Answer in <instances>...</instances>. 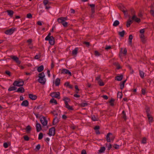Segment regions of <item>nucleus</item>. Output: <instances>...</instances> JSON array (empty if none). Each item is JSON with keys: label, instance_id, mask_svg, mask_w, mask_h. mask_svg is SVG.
<instances>
[{"label": "nucleus", "instance_id": "nucleus-1", "mask_svg": "<svg viewBox=\"0 0 154 154\" xmlns=\"http://www.w3.org/2000/svg\"><path fill=\"white\" fill-rule=\"evenodd\" d=\"M106 139L107 142L110 143L111 140L113 141L114 140V137L112 133H109L106 135Z\"/></svg>", "mask_w": 154, "mask_h": 154}, {"label": "nucleus", "instance_id": "nucleus-2", "mask_svg": "<svg viewBox=\"0 0 154 154\" xmlns=\"http://www.w3.org/2000/svg\"><path fill=\"white\" fill-rule=\"evenodd\" d=\"M24 84L23 80L20 79L18 81H15L13 83V85L14 86L18 87L22 86Z\"/></svg>", "mask_w": 154, "mask_h": 154}, {"label": "nucleus", "instance_id": "nucleus-3", "mask_svg": "<svg viewBox=\"0 0 154 154\" xmlns=\"http://www.w3.org/2000/svg\"><path fill=\"white\" fill-rule=\"evenodd\" d=\"M60 94L59 92H53L51 93L50 95L52 97H55L57 99L60 98Z\"/></svg>", "mask_w": 154, "mask_h": 154}, {"label": "nucleus", "instance_id": "nucleus-4", "mask_svg": "<svg viewBox=\"0 0 154 154\" xmlns=\"http://www.w3.org/2000/svg\"><path fill=\"white\" fill-rule=\"evenodd\" d=\"M57 21L59 23H61L64 27H66L68 26V23L64 21V20L61 19V18L57 19Z\"/></svg>", "mask_w": 154, "mask_h": 154}, {"label": "nucleus", "instance_id": "nucleus-5", "mask_svg": "<svg viewBox=\"0 0 154 154\" xmlns=\"http://www.w3.org/2000/svg\"><path fill=\"white\" fill-rule=\"evenodd\" d=\"M16 29L15 28H12L6 30L5 33L7 35H11L14 33Z\"/></svg>", "mask_w": 154, "mask_h": 154}, {"label": "nucleus", "instance_id": "nucleus-6", "mask_svg": "<svg viewBox=\"0 0 154 154\" xmlns=\"http://www.w3.org/2000/svg\"><path fill=\"white\" fill-rule=\"evenodd\" d=\"M55 134V129L54 127H52L49 130L48 134L49 136H54Z\"/></svg>", "mask_w": 154, "mask_h": 154}, {"label": "nucleus", "instance_id": "nucleus-7", "mask_svg": "<svg viewBox=\"0 0 154 154\" xmlns=\"http://www.w3.org/2000/svg\"><path fill=\"white\" fill-rule=\"evenodd\" d=\"M40 122L43 126H46L47 124V121L46 118L43 116L40 119Z\"/></svg>", "mask_w": 154, "mask_h": 154}, {"label": "nucleus", "instance_id": "nucleus-8", "mask_svg": "<svg viewBox=\"0 0 154 154\" xmlns=\"http://www.w3.org/2000/svg\"><path fill=\"white\" fill-rule=\"evenodd\" d=\"M61 74H68L70 76L72 75V73L71 72H70L69 70L66 69H62L61 72Z\"/></svg>", "mask_w": 154, "mask_h": 154}, {"label": "nucleus", "instance_id": "nucleus-9", "mask_svg": "<svg viewBox=\"0 0 154 154\" xmlns=\"http://www.w3.org/2000/svg\"><path fill=\"white\" fill-rule=\"evenodd\" d=\"M10 57L15 61L17 63L20 64L21 63V61L19 60V58L17 57L14 56H11Z\"/></svg>", "mask_w": 154, "mask_h": 154}, {"label": "nucleus", "instance_id": "nucleus-10", "mask_svg": "<svg viewBox=\"0 0 154 154\" xmlns=\"http://www.w3.org/2000/svg\"><path fill=\"white\" fill-rule=\"evenodd\" d=\"M46 81V79L45 78V77H39V78L38 79V82L42 85L45 84Z\"/></svg>", "mask_w": 154, "mask_h": 154}, {"label": "nucleus", "instance_id": "nucleus-11", "mask_svg": "<svg viewBox=\"0 0 154 154\" xmlns=\"http://www.w3.org/2000/svg\"><path fill=\"white\" fill-rule=\"evenodd\" d=\"M48 40H45L46 41H48L49 43L51 45H53L54 44L55 41L54 39L53 36H51V38H48Z\"/></svg>", "mask_w": 154, "mask_h": 154}, {"label": "nucleus", "instance_id": "nucleus-12", "mask_svg": "<svg viewBox=\"0 0 154 154\" xmlns=\"http://www.w3.org/2000/svg\"><path fill=\"white\" fill-rule=\"evenodd\" d=\"M65 104V107L68 109V110H74V108H73V106H70L68 103L67 102H66Z\"/></svg>", "mask_w": 154, "mask_h": 154}, {"label": "nucleus", "instance_id": "nucleus-13", "mask_svg": "<svg viewBox=\"0 0 154 154\" xmlns=\"http://www.w3.org/2000/svg\"><path fill=\"white\" fill-rule=\"evenodd\" d=\"M131 19L133 20H134L138 23H139L140 22V19L137 17L135 15L133 16Z\"/></svg>", "mask_w": 154, "mask_h": 154}, {"label": "nucleus", "instance_id": "nucleus-14", "mask_svg": "<svg viewBox=\"0 0 154 154\" xmlns=\"http://www.w3.org/2000/svg\"><path fill=\"white\" fill-rule=\"evenodd\" d=\"M29 98L32 100H35L37 98V96L36 95L32 94H29Z\"/></svg>", "mask_w": 154, "mask_h": 154}, {"label": "nucleus", "instance_id": "nucleus-15", "mask_svg": "<svg viewBox=\"0 0 154 154\" xmlns=\"http://www.w3.org/2000/svg\"><path fill=\"white\" fill-rule=\"evenodd\" d=\"M29 102L27 100H25L23 101L21 104L22 106L26 107L29 105Z\"/></svg>", "mask_w": 154, "mask_h": 154}, {"label": "nucleus", "instance_id": "nucleus-16", "mask_svg": "<svg viewBox=\"0 0 154 154\" xmlns=\"http://www.w3.org/2000/svg\"><path fill=\"white\" fill-rule=\"evenodd\" d=\"M36 129L37 132L40 131L42 130V128L40 124L38 123H36Z\"/></svg>", "mask_w": 154, "mask_h": 154}, {"label": "nucleus", "instance_id": "nucleus-17", "mask_svg": "<svg viewBox=\"0 0 154 154\" xmlns=\"http://www.w3.org/2000/svg\"><path fill=\"white\" fill-rule=\"evenodd\" d=\"M16 92L20 93H23L25 92V89L23 87H21L19 88Z\"/></svg>", "mask_w": 154, "mask_h": 154}, {"label": "nucleus", "instance_id": "nucleus-18", "mask_svg": "<svg viewBox=\"0 0 154 154\" xmlns=\"http://www.w3.org/2000/svg\"><path fill=\"white\" fill-rule=\"evenodd\" d=\"M59 122V120L58 118L56 116L53 119V124L55 125Z\"/></svg>", "mask_w": 154, "mask_h": 154}, {"label": "nucleus", "instance_id": "nucleus-19", "mask_svg": "<svg viewBox=\"0 0 154 154\" xmlns=\"http://www.w3.org/2000/svg\"><path fill=\"white\" fill-rule=\"evenodd\" d=\"M140 37L142 42L143 43H145L146 42V40L145 39L144 34H141L140 35Z\"/></svg>", "mask_w": 154, "mask_h": 154}, {"label": "nucleus", "instance_id": "nucleus-20", "mask_svg": "<svg viewBox=\"0 0 154 154\" xmlns=\"http://www.w3.org/2000/svg\"><path fill=\"white\" fill-rule=\"evenodd\" d=\"M123 75H121L119 76H116L115 78V79L118 81H121L123 79Z\"/></svg>", "mask_w": 154, "mask_h": 154}, {"label": "nucleus", "instance_id": "nucleus-21", "mask_svg": "<svg viewBox=\"0 0 154 154\" xmlns=\"http://www.w3.org/2000/svg\"><path fill=\"white\" fill-rule=\"evenodd\" d=\"M60 80L59 78H57L55 81V84L56 86H58L60 83Z\"/></svg>", "mask_w": 154, "mask_h": 154}, {"label": "nucleus", "instance_id": "nucleus-22", "mask_svg": "<svg viewBox=\"0 0 154 154\" xmlns=\"http://www.w3.org/2000/svg\"><path fill=\"white\" fill-rule=\"evenodd\" d=\"M79 49L78 48H76L72 51V55H76L78 53Z\"/></svg>", "mask_w": 154, "mask_h": 154}, {"label": "nucleus", "instance_id": "nucleus-23", "mask_svg": "<svg viewBox=\"0 0 154 154\" xmlns=\"http://www.w3.org/2000/svg\"><path fill=\"white\" fill-rule=\"evenodd\" d=\"M149 121V122H152L153 121V117L150 114L147 115Z\"/></svg>", "mask_w": 154, "mask_h": 154}, {"label": "nucleus", "instance_id": "nucleus-24", "mask_svg": "<svg viewBox=\"0 0 154 154\" xmlns=\"http://www.w3.org/2000/svg\"><path fill=\"white\" fill-rule=\"evenodd\" d=\"M63 100L64 101V103H65V102H69L70 101V99L69 98L67 97H63Z\"/></svg>", "mask_w": 154, "mask_h": 154}, {"label": "nucleus", "instance_id": "nucleus-25", "mask_svg": "<svg viewBox=\"0 0 154 154\" xmlns=\"http://www.w3.org/2000/svg\"><path fill=\"white\" fill-rule=\"evenodd\" d=\"M132 21L130 19L128 20L127 22L126 26L127 27H129L130 26L131 24L132 23Z\"/></svg>", "mask_w": 154, "mask_h": 154}, {"label": "nucleus", "instance_id": "nucleus-26", "mask_svg": "<svg viewBox=\"0 0 154 154\" xmlns=\"http://www.w3.org/2000/svg\"><path fill=\"white\" fill-rule=\"evenodd\" d=\"M17 88L14 86H11L8 89L9 91L15 90Z\"/></svg>", "mask_w": 154, "mask_h": 154}, {"label": "nucleus", "instance_id": "nucleus-27", "mask_svg": "<svg viewBox=\"0 0 154 154\" xmlns=\"http://www.w3.org/2000/svg\"><path fill=\"white\" fill-rule=\"evenodd\" d=\"M44 69V66L42 65L38 67L37 68V71L38 72H41Z\"/></svg>", "mask_w": 154, "mask_h": 154}, {"label": "nucleus", "instance_id": "nucleus-28", "mask_svg": "<svg viewBox=\"0 0 154 154\" xmlns=\"http://www.w3.org/2000/svg\"><path fill=\"white\" fill-rule=\"evenodd\" d=\"M50 102L51 103H54L55 105L57 104V103L56 100H55L54 98H52L51 99L50 101Z\"/></svg>", "mask_w": 154, "mask_h": 154}, {"label": "nucleus", "instance_id": "nucleus-29", "mask_svg": "<svg viewBox=\"0 0 154 154\" xmlns=\"http://www.w3.org/2000/svg\"><path fill=\"white\" fill-rule=\"evenodd\" d=\"M7 12L8 13V15L11 17H12L13 15L14 11L12 10H7Z\"/></svg>", "mask_w": 154, "mask_h": 154}, {"label": "nucleus", "instance_id": "nucleus-30", "mask_svg": "<svg viewBox=\"0 0 154 154\" xmlns=\"http://www.w3.org/2000/svg\"><path fill=\"white\" fill-rule=\"evenodd\" d=\"M139 74L140 77L142 79L144 78V73L143 71L140 70H139Z\"/></svg>", "mask_w": 154, "mask_h": 154}, {"label": "nucleus", "instance_id": "nucleus-31", "mask_svg": "<svg viewBox=\"0 0 154 154\" xmlns=\"http://www.w3.org/2000/svg\"><path fill=\"white\" fill-rule=\"evenodd\" d=\"M123 49L122 48H121V50L120 51V52H121V53H122L124 54V55H126L127 53V49L125 48H124V51H122Z\"/></svg>", "mask_w": 154, "mask_h": 154}, {"label": "nucleus", "instance_id": "nucleus-32", "mask_svg": "<svg viewBox=\"0 0 154 154\" xmlns=\"http://www.w3.org/2000/svg\"><path fill=\"white\" fill-rule=\"evenodd\" d=\"M91 119L93 121H97L98 120V119L97 116H95L94 115H93L92 116Z\"/></svg>", "mask_w": 154, "mask_h": 154}, {"label": "nucleus", "instance_id": "nucleus-33", "mask_svg": "<svg viewBox=\"0 0 154 154\" xmlns=\"http://www.w3.org/2000/svg\"><path fill=\"white\" fill-rule=\"evenodd\" d=\"M115 65L116 67V69H118L122 68V67L120 66L119 63L118 62H116L114 64Z\"/></svg>", "mask_w": 154, "mask_h": 154}, {"label": "nucleus", "instance_id": "nucleus-34", "mask_svg": "<svg viewBox=\"0 0 154 154\" xmlns=\"http://www.w3.org/2000/svg\"><path fill=\"white\" fill-rule=\"evenodd\" d=\"M106 148L105 147H100V149L99 150V152L100 153L104 152Z\"/></svg>", "mask_w": 154, "mask_h": 154}, {"label": "nucleus", "instance_id": "nucleus-35", "mask_svg": "<svg viewBox=\"0 0 154 154\" xmlns=\"http://www.w3.org/2000/svg\"><path fill=\"white\" fill-rule=\"evenodd\" d=\"M133 36L131 35H129L128 39V42L130 44H131L132 43V40L133 39Z\"/></svg>", "mask_w": 154, "mask_h": 154}, {"label": "nucleus", "instance_id": "nucleus-36", "mask_svg": "<svg viewBox=\"0 0 154 154\" xmlns=\"http://www.w3.org/2000/svg\"><path fill=\"white\" fill-rule=\"evenodd\" d=\"M25 130H26V131L28 133L29 132H30V131L31 130V128L30 126V125H29L27 126L26 127V128Z\"/></svg>", "mask_w": 154, "mask_h": 154}, {"label": "nucleus", "instance_id": "nucleus-37", "mask_svg": "<svg viewBox=\"0 0 154 154\" xmlns=\"http://www.w3.org/2000/svg\"><path fill=\"white\" fill-rule=\"evenodd\" d=\"M125 34V31L124 30H123L122 32H119V35L121 37H123Z\"/></svg>", "mask_w": 154, "mask_h": 154}, {"label": "nucleus", "instance_id": "nucleus-38", "mask_svg": "<svg viewBox=\"0 0 154 154\" xmlns=\"http://www.w3.org/2000/svg\"><path fill=\"white\" fill-rule=\"evenodd\" d=\"M146 112V115L150 114L149 112L150 111V108L149 107H146L145 108Z\"/></svg>", "mask_w": 154, "mask_h": 154}, {"label": "nucleus", "instance_id": "nucleus-39", "mask_svg": "<svg viewBox=\"0 0 154 154\" xmlns=\"http://www.w3.org/2000/svg\"><path fill=\"white\" fill-rule=\"evenodd\" d=\"M119 24V21L118 20H116V21H115L114 22L113 25L114 26H118Z\"/></svg>", "mask_w": 154, "mask_h": 154}, {"label": "nucleus", "instance_id": "nucleus-40", "mask_svg": "<svg viewBox=\"0 0 154 154\" xmlns=\"http://www.w3.org/2000/svg\"><path fill=\"white\" fill-rule=\"evenodd\" d=\"M45 76V74L43 72H42L38 74L39 78V77L44 78Z\"/></svg>", "mask_w": 154, "mask_h": 154}, {"label": "nucleus", "instance_id": "nucleus-41", "mask_svg": "<svg viewBox=\"0 0 154 154\" xmlns=\"http://www.w3.org/2000/svg\"><path fill=\"white\" fill-rule=\"evenodd\" d=\"M115 100L113 99H111L110 101H109V103H110V105L112 106H114V104L113 102Z\"/></svg>", "mask_w": 154, "mask_h": 154}, {"label": "nucleus", "instance_id": "nucleus-42", "mask_svg": "<svg viewBox=\"0 0 154 154\" xmlns=\"http://www.w3.org/2000/svg\"><path fill=\"white\" fill-rule=\"evenodd\" d=\"M98 83L100 86H103L104 85V83L101 80L99 81Z\"/></svg>", "mask_w": 154, "mask_h": 154}, {"label": "nucleus", "instance_id": "nucleus-43", "mask_svg": "<svg viewBox=\"0 0 154 154\" xmlns=\"http://www.w3.org/2000/svg\"><path fill=\"white\" fill-rule=\"evenodd\" d=\"M122 118L125 119V120L126 119V114L125 113V112L124 111H123L122 112Z\"/></svg>", "mask_w": 154, "mask_h": 154}, {"label": "nucleus", "instance_id": "nucleus-44", "mask_svg": "<svg viewBox=\"0 0 154 154\" xmlns=\"http://www.w3.org/2000/svg\"><path fill=\"white\" fill-rule=\"evenodd\" d=\"M119 97V98L121 99L122 97V92H118L117 94V97Z\"/></svg>", "mask_w": 154, "mask_h": 154}, {"label": "nucleus", "instance_id": "nucleus-45", "mask_svg": "<svg viewBox=\"0 0 154 154\" xmlns=\"http://www.w3.org/2000/svg\"><path fill=\"white\" fill-rule=\"evenodd\" d=\"M88 103H82L80 104V106L82 107H85L88 105Z\"/></svg>", "mask_w": 154, "mask_h": 154}, {"label": "nucleus", "instance_id": "nucleus-46", "mask_svg": "<svg viewBox=\"0 0 154 154\" xmlns=\"http://www.w3.org/2000/svg\"><path fill=\"white\" fill-rule=\"evenodd\" d=\"M43 137V134L42 133H40L38 135V139L41 140L42 139Z\"/></svg>", "mask_w": 154, "mask_h": 154}, {"label": "nucleus", "instance_id": "nucleus-47", "mask_svg": "<svg viewBox=\"0 0 154 154\" xmlns=\"http://www.w3.org/2000/svg\"><path fill=\"white\" fill-rule=\"evenodd\" d=\"M41 147L40 145L39 144H38L35 147V149L36 151H38L39 150Z\"/></svg>", "mask_w": 154, "mask_h": 154}, {"label": "nucleus", "instance_id": "nucleus-48", "mask_svg": "<svg viewBox=\"0 0 154 154\" xmlns=\"http://www.w3.org/2000/svg\"><path fill=\"white\" fill-rule=\"evenodd\" d=\"M146 139L145 137H143L142 140V143L143 144L146 143Z\"/></svg>", "mask_w": 154, "mask_h": 154}, {"label": "nucleus", "instance_id": "nucleus-49", "mask_svg": "<svg viewBox=\"0 0 154 154\" xmlns=\"http://www.w3.org/2000/svg\"><path fill=\"white\" fill-rule=\"evenodd\" d=\"M94 55L96 56H99L100 54L97 51H94Z\"/></svg>", "mask_w": 154, "mask_h": 154}, {"label": "nucleus", "instance_id": "nucleus-50", "mask_svg": "<svg viewBox=\"0 0 154 154\" xmlns=\"http://www.w3.org/2000/svg\"><path fill=\"white\" fill-rule=\"evenodd\" d=\"M51 34L50 32H49L48 34V35L45 38V40H48V38H51V36H50Z\"/></svg>", "mask_w": 154, "mask_h": 154}, {"label": "nucleus", "instance_id": "nucleus-51", "mask_svg": "<svg viewBox=\"0 0 154 154\" xmlns=\"http://www.w3.org/2000/svg\"><path fill=\"white\" fill-rule=\"evenodd\" d=\"M43 3L44 5L46 6L47 4L48 3V0H44L43 1Z\"/></svg>", "mask_w": 154, "mask_h": 154}, {"label": "nucleus", "instance_id": "nucleus-52", "mask_svg": "<svg viewBox=\"0 0 154 154\" xmlns=\"http://www.w3.org/2000/svg\"><path fill=\"white\" fill-rule=\"evenodd\" d=\"M27 17L29 19L32 18V14L31 13H28L27 14Z\"/></svg>", "mask_w": 154, "mask_h": 154}, {"label": "nucleus", "instance_id": "nucleus-53", "mask_svg": "<svg viewBox=\"0 0 154 154\" xmlns=\"http://www.w3.org/2000/svg\"><path fill=\"white\" fill-rule=\"evenodd\" d=\"M113 147L116 149H118L119 148V145L116 144H115L113 146Z\"/></svg>", "mask_w": 154, "mask_h": 154}, {"label": "nucleus", "instance_id": "nucleus-54", "mask_svg": "<svg viewBox=\"0 0 154 154\" xmlns=\"http://www.w3.org/2000/svg\"><path fill=\"white\" fill-rule=\"evenodd\" d=\"M51 113L53 114L54 116L57 117V116L58 115V114L55 111H54L52 112H51Z\"/></svg>", "mask_w": 154, "mask_h": 154}, {"label": "nucleus", "instance_id": "nucleus-55", "mask_svg": "<svg viewBox=\"0 0 154 154\" xmlns=\"http://www.w3.org/2000/svg\"><path fill=\"white\" fill-rule=\"evenodd\" d=\"M24 139V140L26 141H28L29 140V137L27 136H24L23 137Z\"/></svg>", "mask_w": 154, "mask_h": 154}, {"label": "nucleus", "instance_id": "nucleus-56", "mask_svg": "<svg viewBox=\"0 0 154 154\" xmlns=\"http://www.w3.org/2000/svg\"><path fill=\"white\" fill-rule=\"evenodd\" d=\"M5 73L9 76H10L11 75V72L10 71L8 70H6L5 72Z\"/></svg>", "mask_w": 154, "mask_h": 154}, {"label": "nucleus", "instance_id": "nucleus-57", "mask_svg": "<svg viewBox=\"0 0 154 154\" xmlns=\"http://www.w3.org/2000/svg\"><path fill=\"white\" fill-rule=\"evenodd\" d=\"M3 146L5 148H7L8 147V145L7 143H4Z\"/></svg>", "mask_w": 154, "mask_h": 154}, {"label": "nucleus", "instance_id": "nucleus-58", "mask_svg": "<svg viewBox=\"0 0 154 154\" xmlns=\"http://www.w3.org/2000/svg\"><path fill=\"white\" fill-rule=\"evenodd\" d=\"M40 58V55H36L34 57V58L35 59H38Z\"/></svg>", "mask_w": 154, "mask_h": 154}, {"label": "nucleus", "instance_id": "nucleus-59", "mask_svg": "<svg viewBox=\"0 0 154 154\" xmlns=\"http://www.w3.org/2000/svg\"><path fill=\"white\" fill-rule=\"evenodd\" d=\"M146 93V90L144 89H142L141 90V93L143 95H145Z\"/></svg>", "mask_w": 154, "mask_h": 154}, {"label": "nucleus", "instance_id": "nucleus-60", "mask_svg": "<svg viewBox=\"0 0 154 154\" xmlns=\"http://www.w3.org/2000/svg\"><path fill=\"white\" fill-rule=\"evenodd\" d=\"M111 48V47L110 46L106 45L105 48V49L106 50H108Z\"/></svg>", "mask_w": 154, "mask_h": 154}, {"label": "nucleus", "instance_id": "nucleus-61", "mask_svg": "<svg viewBox=\"0 0 154 154\" xmlns=\"http://www.w3.org/2000/svg\"><path fill=\"white\" fill-rule=\"evenodd\" d=\"M108 149V150H109L112 148V145L110 143H109L108 144V146H107Z\"/></svg>", "mask_w": 154, "mask_h": 154}, {"label": "nucleus", "instance_id": "nucleus-62", "mask_svg": "<svg viewBox=\"0 0 154 154\" xmlns=\"http://www.w3.org/2000/svg\"><path fill=\"white\" fill-rule=\"evenodd\" d=\"M124 85H123V84L121 83L120 85V88L121 90L123 89L124 88Z\"/></svg>", "mask_w": 154, "mask_h": 154}, {"label": "nucleus", "instance_id": "nucleus-63", "mask_svg": "<svg viewBox=\"0 0 154 154\" xmlns=\"http://www.w3.org/2000/svg\"><path fill=\"white\" fill-rule=\"evenodd\" d=\"M145 32V29H141L140 31V33L141 34H144V32Z\"/></svg>", "mask_w": 154, "mask_h": 154}, {"label": "nucleus", "instance_id": "nucleus-64", "mask_svg": "<svg viewBox=\"0 0 154 154\" xmlns=\"http://www.w3.org/2000/svg\"><path fill=\"white\" fill-rule=\"evenodd\" d=\"M150 13L154 17V11L153 10H151L150 11Z\"/></svg>", "mask_w": 154, "mask_h": 154}]
</instances>
